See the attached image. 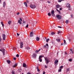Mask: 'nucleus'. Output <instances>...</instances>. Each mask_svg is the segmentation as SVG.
<instances>
[{
  "label": "nucleus",
  "instance_id": "nucleus-7",
  "mask_svg": "<svg viewBox=\"0 0 74 74\" xmlns=\"http://www.w3.org/2000/svg\"><path fill=\"white\" fill-rule=\"evenodd\" d=\"M2 37L3 40H5V34H3Z\"/></svg>",
  "mask_w": 74,
  "mask_h": 74
},
{
  "label": "nucleus",
  "instance_id": "nucleus-46",
  "mask_svg": "<svg viewBox=\"0 0 74 74\" xmlns=\"http://www.w3.org/2000/svg\"><path fill=\"white\" fill-rule=\"evenodd\" d=\"M69 70H70V69L69 68V69H67V71H69Z\"/></svg>",
  "mask_w": 74,
  "mask_h": 74
},
{
  "label": "nucleus",
  "instance_id": "nucleus-12",
  "mask_svg": "<svg viewBox=\"0 0 74 74\" xmlns=\"http://www.w3.org/2000/svg\"><path fill=\"white\" fill-rule=\"evenodd\" d=\"M24 4L26 7H27V3H26V2H25L24 3Z\"/></svg>",
  "mask_w": 74,
  "mask_h": 74
},
{
  "label": "nucleus",
  "instance_id": "nucleus-51",
  "mask_svg": "<svg viewBox=\"0 0 74 74\" xmlns=\"http://www.w3.org/2000/svg\"><path fill=\"white\" fill-rule=\"evenodd\" d=\"M25 21H23V23H25Z\"/></svg>",
  "mask_w": 74,
  "mask_h": 74
},
{
  "label": "nucleus",
  "instance_id": "nucleus-54",
  "mask_svg": "<svg viewBox=\"0 0 74 74\" xmlns=\"http://www.w3.org/2000/svg\"><path fill=\"white\" fill-rule=\"evenodd\" d=\"M47 3H51V2H50V1H47Z\"/></svg>",
  "mask_w": 74,
  "mask_h": 74
},
{
  "label": "nucleus",
  "instance_id": "nucleus-15",
  "mask_svg": "<svg viewBox=\"0 0 74 74\" xmlns=\"http://www.w3.org/2000/svg\"><path fill=\"white\" fill-rule=\"evenodd\" d=\"M70 52L71 54H73V50H72V49H70Z\"/></svg>",
  "mask_w": 74,
  "mask_h": 74
},
{
  "label": "nucleus",
  "instance_id": "nucleus-56",
  "mask_svg": "<svg viewBox=\"0 0 74 74\" xmlns=\"http://www.w3.org/2000/svg\"><path fill=\"white\" fill-rule=\"evenodd\" d=\"M45 74V71H43V74Z\"/></svg>",
  "mask_w": 74,
  "mask_h": 74
},
{
  "label": "nucleus",
  "instance_id": "nucleus-36",
  "mask_svg": "<svg viewBox=\"0 0 74 74\" xmlns=\"http://www.w3.org/2000/svg\"><path fill=\"white\" fill-rule=\"evenodd\" d=\"M44 48H47V46L46 45H45L44 46Z\"/></svg>",
  "mask_w": 74,
  "mask_h": 74
},
{
  "label": "nucleus",
  "instance_id": "nucleus-59",
  "mask_svg": "<svg viewBox=\"0 0 74 74\" xmlns=\"http://www.w3.org/2000/svg\"><path fill=\"white\" fill-rule=\"evenodd\" d=\"M64 53L65 54V55H67V52H65Z\"/></svg>",
  "mask_w": 74,
  "mask_h": 74
},
{
  "label": "nucleus",
  "instance_id": "nucleus-61",
  "mask_svg": "<svg viewBox=\"0 0 74 74\" xmlns=\"http://www.w3.org/2000/svg\"><path fill=\"white\" fill-rule=\"evenodd\" d=\"M36 69L37 70L39 69L38 68V66L36 68Z\"/></svg>",
  "mask_w": 74,
  "mask_h": 74
},
{
  "label": "nucleus",
  "instance_id": "nucleus-35",
  "mask_svg": "<svg viewBox=\"0 0 74 74\" xmlns=\"http://www.w3.org/2000/svg\"><path fill=\"white\" fill-rule=\"evenodd\" d=\"M63 66H61L60 67V69H63Z\"/></svg>",
  "mask_w": 74,
  "mask_h": 74
},
{
  "label": "nucleus",
  "instance_id": "nucleus-1",
  "mask_svg": "<svg viewBox=\"0 0 74 74\" xmlns=\"http://www.w3.org/2000/svg\"><path fill=\"white\" fill-rule=\"evenodd\" d=\"M45 60L46 61V64H48V63H49V62H50L48 58L47 57L45 58Z\"/></svg>",
  "mask_w": 74,
  "mask_h": 74
},
{
  "label": "nucleus",
  "instance_id": "nucleus-10",
  "mask_svg": "<svg viewBox=\"0 0 74 74\" xmlns=\"http://www.w3.org/2000/svg\"><path fill=\"white\" fill-rule=\"evenodd\" d=\"M2 51L3 52V55H5V53H4V52H5V49H2Z\"/></svg>",
  "mask_w": 74,
  "mask_h": 74
},
{
  "label": "nucleus",
  "instance_id": "nucleus-24",
  "mask_svg": "<svg viewBox=\"0 0 74 74\" xmlns=\"http://www.w3.org/2000/svg\"><path fill=\"white\" fill-rule=\"evenodd\" d=\"M26 64H25V63L23 64V67H26Z\"/></svg>",
  "mask_w": 74,
  "mask_h": 74
},
{
  "label": "nucleus",
  "instance_id": "nucleus-40",
  "mask_svg": "<svg viewBox=\"0 0 74 74\" xmlns=\"http://www.w3.org/2000/svg\"><path fill=\"white\" fill-rule=\"evenodd\" d=\"M16 56V57H17V58H18L19 57V54H17Z\"/></svg>",
  "mask_w": 74,
  "mask_h": 74
},
{
  "label": "nucleus",
  "instance_id": "nucleus-38",
  "mask_svg": "<svg viewBox=\"0 0 74 74\" xmlns=\"http://www.w3.org/2000/svg\"><path fill=\"white\" fill-rule=\"evenodd\" d=\"M26 2L27 3H29V1L27 0L26 1Z\"/></svg>",
  "mask_w": 74,
  "mask_h": 74
},
{
  "label": "nucleus",
  "instance_id": "nucleus-23",
  "mask_svg": "<svg viewBox=\"0 0 74 74\" xmlns=\"http://www.w3.org/2000/svg\"><path fill=\"white\" fill-rule=\"evenodd\" d=\"M43 56H42V55L40 56L39 59H41V58H42Z\"/></svg>",
  "mask_w": 74,
  "mask_h": 74
},
{
  "label": "nucleus",
  "instance_id": "nucleus-52",
  "mask_svg": "<svg viewBox=\"0 0 74 74\" xmlns=\"http://www.w3.org/2000/svg\"><path fill=\"white\" fill-rule=\"evenodd\" d=\"M46 46H47V47H48V44H46Z\"/></svg>",
  "mask_w": 74,
  "mask_h": 74
},
{
  "label": "nucleus",
  "instance_id": "nucleus-49",
  "mask_svg": "<svg viewBox=\"0 0 74 74\" xmlns=\"http://www.w3.org/2000/svg\"><path fill=\"white\" fill-rule=\"evenodd\" d=\"M37 70L38 72H39V71H40V70L39 69H37Z\"/></svg>",
  "mask_w": 74,
  "mask_h": 74
},
{
  "label": "nucleus",
  "instance_id": "nucleus-62",
  "mask_svg": "<svg viewBox=\"0 0 74 74\" xmlns=\"http://www.w3.org/2000/svg\"><path fill=\"white\" fill-rule=\"evenodd\" d=\"M73 15L71 14V18H73Z\"/></svg>",
  "mask_w": 74,
  "mask_h": 74
},
{
  "label": "nucleus",
  "instance_id": "nucleus-48",
  "mask_svg": "<svg viewBox=\"0 0 74 74\" xmlns=\"http://www.w3.org/2000/svg\"><path fill=\"white\" fill-rule=\"evenodd\" d=\"M13 49L14 50H16V48H15V47H13Z\"/></svg>",
  "mask_w": 74,
  "mask_h": 74
},
{
  "label": "nucleus",
  "instance_id": "nucleus-53",
  "mask_svg": "<svg viewBox=\"0 0 74 74\" xmlns=\"http://www.w3.org/2000/svg\"><path fill=\"white\" fill-rule=\"evenodd\" d=\"M58 27L59 28H62V27L61 26H58Z\"/></svg>",
  "mask_w": 74,
  "mask_h": 74
},
{
  "label": "nucleus",
  "instance_id": "nucleus-13",
  "mask_svg": "<svg viewBox=\"0 0 74 74\" xmlns=\"http://www.w3.org/2000/svg\"><path fill=\"white\" fill-rule=\"evenodd\" d=\"M60 7V6L59 5H56V8H59Z\"/></svg>",
  "mask_w": 74,
  "mask_h": 74
},
{
  "label": "nucleus",
  "instance_id": "nucleus-19",
  "mask_svg": "<svg viewBox=\"0 0 74 74\" xmlns=\"http://www.w3.org/2000/svg\"><path fill=\"white\" fill-rule=\"evenodd\" d=\"M30 48L29 47H25V49L27 50H29V49H30Z\"/></svg>",
  "mask_w": 74,
  "mask_h": 74
},
{
  "label": "nucleus",
  "instance_id": "nucleus-39",
  "mask_svg": "<svg viewBox=\"0 0 74 74\" xmlns=\"http://www.w3.org/2000/svg\"><path fill=\"white\" fill-rule=\"evenodd\" d=\"M69 62H71V61H72V59H69Z\"/></svg>",
  "mask_w": 74,
  "mask_h": 74
},
{
  "label": "nucleus",
  "instance_id": "nucleus-64",
  "mask_svg": "<svg viewBox=\"0 0 74 74\" xmlns=\"http://www.w3.org/2000/svg\"><path fill=\"white\" fill-rule=\"evenodd\" d=\"M62 10V9L61 8H60V10Z\"/></svg>",
  "mask_w": 74,
  "mask_h": 74
},
{
  "label": "nucleus",
  "instance_id": "nucleus-3",
  "mask_svg": "<svg viewBox=\"0 0 74 74\" xmlns=\"http://www.w3.org/2000/svg\"><path fill=\"white\" fill-rule=\"evenodd\" d=\"M30 7L33 9H34L36 8V5H34L31 4L30 5Z\"/></svg>",
  "mask_w": 74,
  "mask_h": 74
},
{
  "label": "nucleus",
  "instance_id": "nucleus-44",
  "mask_svg": "<svg viewBox=\"0 0 74 74\" xmlns=\"http://www.w3.org/2000/svg\"><path fill=\"white\" fill-rule=\"evenodd\" d=\"M28 26H29V25L28 24H27V25L26 26V28H27V27H28Z\"/></svg>",
  "mask_w": 74,
  "mask_h": 74
},
{
  "label": "nucleus",
  "instance_id": "nucleus-42",
  "mask_svg": "<svg viewBox=\"0 0 74 74\" xmlns=\"http://www.w3.org/2000/svg\"><path fill=\"white\" fill-rule=\"evenodd\" d=\"M62 33V32H61L58 31V34H59L60 33Z\"/></svg>",
  "mask_w": 74,
  "mask_h": 74
},
{
  "label": "nucleus",
  "instance_id": "nucleus-5",
  "mask_svg": "<svg viewBox=\"0 0 74 74\" xmlns=\"http://www.w3.org/2000/svg\"><path fill=\"white\" fill-rule=\"evenodd\" d=\"M54 12H55V11L54 10H53L51 12V15L53 16H55V14H54Z\"/></svg>",
  "mask_w": 74,
  "mask_h": 74
},
{
  "label": "nucleus",
  "instance_id": "nucleus-22",
  "mask_svg": "<svg viewBox=\"0 0 74 74\" xmlns=\"http://www.w3.org/2000/svg\"><path fill=\"white\" fill-rule=\"evenodd\" d=\"M40 51V49H39L38 50H36L35 51V52L36 53H38V52Z\"/></svg>",
  "mask_w": 74,
  "mask_h": 74
},
{
  "label": "nucleus",
  "instance_id": "nucleus-45",
  "mask_svg": "<svg viewBox=\"0 0 74 74\" xmlns=\"http://www.w3.org/2000/svg\"><path fill=\"white\" fill-rule=\"evenodd\" d=\"M19 19H20V20H21V21H22V18H20Z\"/></svg>",
  "mask_w": 74,
  "mask_h": 74
},
{
  "label": "nucleus",
  "instance_id": "nucleus-25",
  "mask_svg": "<svg viewBox=\"0 0 74 74\" xmlns=\"http://www.w3.org/2000/svg\"><path fill=\"white\" fill-rule=\"evenodd\" d=\"M51 34L52 36L53 35H54V34H55V33L54 32H51Z\"/></svg>",
  "mask_w": 74,
  "mask_h": 74
},
{
  "label": "nucleus",
  "instance_id": "nucleus-60",
  "mask_svg": "<svg viewBox=\"0 0 74 74\" xmlns=\"http://www.w3.org/2000/svg\"><path fill=\"white\" fill-rule=\"evenodd\" d=\"M27 74H31V73H30L29 72H28L27 73Z\"/></svg>",
  "mask_w": 74,
  "mask_h": 74
},
{
  "label": "nucleus",
  "instance_id": "nucleus-55",
  "mask_svg": "<svg viewBox=\"0 0 74 74\" xmlns=\"http://www.w3.org/2000/svg\"><path fill=\"white\" fill-rule=\"evenodd\" d=\"M45 68H47L48 66H47L46 65H45Z\"/></svg>",
  "mask_w": 74,
  "mask_h": 74
},
{
  "label": "nucleus",
  "instance_id": "nucleus-4",
  "mask_svg": "<svg viewBox=\"0 0 74 74\" xmlns=\"http://www.w3.org/2000/svg\"><path fill=\"white\" fill-rule=\"evenodd\" d=\"M58 62H59V61H58V60H56L54 62L55 65V66H57L58 65Z\"/></svg>",
  "mask_w": 74,
  "mask_h": 74
},
{
  "label": "nucleus",
  "instance_id": "nucleus-32",
  "mask_svg": "<svg viewBox=\"0 0 74 74\" xmlns=\"http://www.w3.org/2000/svg\"><path fill=\"white\" fill-rule=\"evenodd\" d=\"M56 11H58V12H59L60 13V10H58L57 9H56Z\"/></svg>",
  "mask_w": 74,
  "mask_h": 74
},
{
  "label": "nucleus",
  "instance_id": "nucleus-63",
  "mask_svg": "<svg viewBox=\"0 0 74 74\" xmlns=\"http://www.w3.org/2000/svg\"><path fill=\"white\" fill-rule=\"evenodd\" d=\"M19 12H18L17 13V15H19Z\"/></svg>",
  "mask_w": 74,
  "mask_h": 74
},
{
  "label": "nucleus",
  "instance_id": "nucleus-33",
  "mask_svg": "<svg viewBox=\"0 0 74 74\" xmlns=\"http://www.w3.org/2000/svg\"><path fill=\"white\" fill-rule=\"evenodd\" d=\"M49 38L47 39L46 40V42H48V41H49Z\"/></svg>",
  "mask_w": 74,
  "mask_h": 74
},
{
  "label": "nucleus",
  "instance_id": "nucleus-47",
  "mask_svg": "<svg viewBox=\"0 0 74 74\" xmlns=\"http://www.w3.org/2000/svg\"><path fill=\"white\" fill-rule=\"evenodd\" d=\"M61 1V0H58V2H59V3H60Z\"/></svg>",
  "mask_w": 74,
  "mask_h": 74
},
{
  "label": "nucleus",
  "instance_id": "nucleus-6",
  "mask_svg": "<svg viewBox=\"0 0 74 74\" xmlns=\"http://www.w3.org/2000/svg\"><path fill=\"white\" fill-rule=\"evenodd\" d=\"M23 47V42H20V47L21 48H22Z\"/></svg>",
  "mask_w": 74,
  "mask_h": 74
},
{
  "label": "nucleus",
  "instance_id": "nucleus-18",
  "mask_svg": "<svg viewBox=\"0 0 74 74\" xmlns=\"http://www.w3.org/2000/svg\"><path fill=\"white\" fill-rule=\"evenodd\" d=\"M17 64H15L13 66V67H15L17 66Z\"/></svg>",
  "mask_w": 74,
  "mask_h": 74
},
{
  "label": "nucleus",
  "instance_id": "nucleus-57",
  "mask_svg": "<svg viewBox=\"0 0 74 74\" xmlns=\"http://www.w3.org/2000/svg\"><path fill=\"white\" fill-rule=\"evenodd\" d=\"M17 34L18 36H19V34H18V33H17Z\"/></svg>",
  "mask_w": 74,
  "mask_h": 74
},
{
  "label": "nucleus",
  "instance_id": "nucleus-30",
  "mask_svg": "<svg viewBox=\"0 0 74 74\" xmlns=\"http://www.w3.org/2000/svg\"><path fill=\"white\" fill-rule=\"evenodd\" d=\"M11 23V21H9L8 22V23L9 25H10Z\"/></svg>",
  "mask_w": 74,
  "mask_h": 74
},
{
  "label": "nucleus",
  "instance_id": "nucleus-14",
  "mask_svg": "<svg viewBox=\"0 0 74 74\" xmlns=\"http://www.w3.org/2000/svg\"><path fill=\"white\" fill-rule=\"evenodd\" d=\"M40 40V38L38 37H36V40H37V41H39Z\"/></svg>",
  "mask_w": 74,
  "mask_h": 74
},
{
  "label": "nucleus",
  "instance_id": "nucleus-9",
  "mask_svg": "<svg viewBox=\"0 0 74 74\" xmlns=\"http://www.w3.org/2000/svg\"><path fill=\"white\" fill-rule=\"evenodd\" d=\"M36 56H37V55L35 54H34L32 55L33 58H36Z\"/></svg>",
  "mask_w": 74,
  "mask_h": 74
},
{
  "label": "nucleus",
  "instance_id": "nucleus-11",
  "mask_svg": "<svg viewBox=\"0 0 74 74\" xmlns=\"http://www.w3.org/2000/svg\"><path fill=\"white\" fill-rule=\"evenodd\" d=\"M30 37H33V32H31L30 33Z\"/></svg>",
  "mask_w": 74,
  "mask_h": 74
},
{
  "label": "nucleus",
  "instance_id": "nucleus-8",
  "mask_svg": "<svg viewBox=\"0 0 74 74\" xmlns=\"http://www.w3.org/2000/svg\"><path fill=\"white\" fill-rule=\"evenodd\" d=\"M66 5L67 7H68V8L70 7V5L69 3H67Z\"/></svg>",
  "mask_w": 74,
  "mask_h": 74
},
{
  "label": "nucleus",
  "instance_id": "nucleus-20",
  "mask_svg": "<svg viewBox=\"0 0 74 74\" xmlns=\"http://www.w3.org/2000/svg\"><path fill=\"white\" fill-rule=\"evenodd\" d=\"M64 45H66L67 44V43L66 42V40H64Z\"/></svg>",
  "mask_w": 74,
  "mask_h": 74
},
{
  "label": "nucleus",
  "instance_id": "nucleus-27",
  "mask_svg": "<svg viewBox=\"0 0 74 74\" xmlns=\"http://www.w3.org/2000/svg\"><path fill=\"white\" fill-rule=\"evenodd\" d=\"M48 16H51V13L49 12L48 13Z\"/></svg>",
  "mask_w": 74,
  "mask_h": 74
},
{
  "label": "nucleus",
  "instance_id": "nucleus-41",
  "mask_svg": "<svg viewBox=\"0 0 74 74\" xmlns=\"http://www.w3.org/2000/svg\"><path fill=\"white\" fill-rule=\"evenodd\" d=\"M13 59L14 60H16V58L15 57H14L13 58Z\"/></svg>",
  "mask_w": 74,
  "mask_h": 74
},
{
  "label": "nucleus",
  "instance_id": "nucleus-17",
  "mask_svg": "<svg viewBox=\"0 0 74 74\" xmlns=\"http://www.w3.org/2000/svg\"><path fill=\"white\" fill-rule=\"evenodd\" d=\"M18 23H19L20 24H21L22 23V21H21L20 20H18Z\"/></svg>",
  "mask_w": 74,
  "mask_h": 74
},
{
  "label": "nucleus",
  "instance_id": "nucleus-16",
  "mask_svg": "<svg viewBox=\"0 0 74 74\" xmlns=\"http://www.w3.org/2000/svg\"><path fill=\"white\" fill-rule=\"evenodd\" d=\"M5 5H6V3H5V2H4L3 3V7H4Z\"/></svg>",
  "mask_w": 74,
  "mask_h": 74
},
{
  "label": "nucleus",
  "instance_id": "nucleus-2",
  "mask_svg": "<svg viewBox=\"0 0 74 74\" xmlns=\"http://www.w3.org/2000/svg\"><path fill=\"white\" fill-rule=\"evenodd\" d=\"M57 18L58 19H59V20H60L62 19V16H60V15H57L56 16Z\"/></svg>",
  "mask_w": 74,
  "mask_h": 74
},
{
  "label": "nucleus",
  "instance_id": "nucleus-21",
  "mask_svg": "<svg viewBox=\"0 0 74 74\" xmlns=\"http://www.w3.org/2000/svg\"><path fill=\"white\" fill-rule=\"evenodd\" d=\"M7 62H8V64H10V63H11V61L10 60H7Z\"/></svg>",
  "mask_w": 74,
  "mask_h": 74
},
{
  "label": "nucleus",
  "instance_id": "nucleus-26",
  "mask_svg": "<svg viewBox=\"0 0 74 74\" xmlns=\"http://www.w3.org/2000/svg\"><path fill=\"white\" fill-rule=\"evenodd\" d=\"M56 40L58 41V42H60V39H58H58H56Z\"/></svg>",
  "mask_w": 74,
  "mask_h": 74
},
{
  "label": "nucleus",
  "instance_id": "nucleus-37",
  "mask_svg": "<svg viewBox=\"0 0 74 74\" xmlns=\"http://www.w3.org/2000/svg\"><path fill=\"white\" fill-rule=\"evenodd\" d=\"M12 74H15V72H14V71H12Z\"/></svg>",
  "mask_w": 74,
  "mask_h": 74
},
{
  "label": "nucleus",
  "instance_id": "nucleus-50",
  "mask_svg": "<svg viewBox=\"0 0 74 74\" xmlns=\"http://www.w3.org/2000/svg\"><path fill=\"white\" fill-rule=\"evenodd\" d=\"M71 10V9L70 7L69 8H68V10Z\"/></svg>",
  "mask_w": 74,
  "mask_h": 74
},
{
  "label": "nucleus",
  "instance_id": "nucleus-43",
  "mask_svg": "<svg viewBox=\"0 0 74 74\" xmlns=\"http://www.w3.org/2000/svg\"><path fill=\"white\" fill-rule=\"evenodd\" d=\"M1 36H0V42H1Z\"/></svg>",
  "mask_w": 74,
  "mask_h": 74
},
{
  "label": "nucleus",
  "instance_id": "nucleus-34",
  "mask_svg": "<svg viewBox=\"0 0 74 74\" xmlns=\"http://www.w3.org/2000/svg\"><path fill=\"white\" fill-rule=\"evenodd\" d=\"M39 59L40 62H42V59H41V58H40V59Z\"/></svg>",
  "mask_w": 74,
  "mask_h": 74
},
{
  "label": "nucleus",
  "instance_id": "nucleus-31",
  "mask_svg": "<svg viewBox=\"0 0 74 74\" xmlns=\"http://www.w3.org/2000/svg\"><path fill=\"white\" fill-rule=\"evenodd\" d=\"M62 71V69H60L58 70V72H61Z\"/></svg>",
  "mask_w": 74,
  "mask_h": 74
},
{
  "label": "nucleus",
  "instance_id": "nucleus-58",
  "mask_svg": "<svg viewBox=\"0 0 74 74\" xmlns=\"http://www.w3.org/2000/svg\"><path fill=\"white\" fill-rule=\"evenodd\" d=\"M2 49L1 50L0 49V51H1V52H3V51H2V49Z\"/></svg>",
  "mask_w": 74,
  "mask_h": 74
},
{
  "label": "nucleus",
  "instance_id": "nucleus-29",
  "mask_svg": "<svg viewBox=\"0 0 74 74\" xmlns=\"http://www.w3.org/2000/svg\"><path fill=\"white\" fill-rule=\"evenodd\" d=\"M65 23H69V20H66L65 21Z\"/></svg>",
  "mask_w": 74,
  "mask_h": 74
},
{
  "label": "nucleus",
  "instance_id": "nucleus-28",
  "mask_svg": "<svg viewBox=\"0 0 74 74\" xmlns=\"http://www.w3.org/2000/svg\"><path fill=\"white\" fill-rule=\"evenodd\" d=\"M1 25H2V26L3 27V26H4V24H3V22H1Z\"/></svg>",
  "mask_w": 74,
  "mask_h": 74
}]
</instances>
